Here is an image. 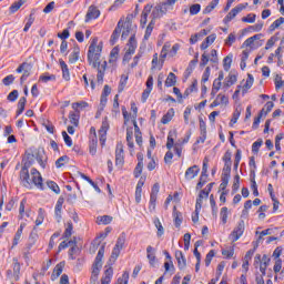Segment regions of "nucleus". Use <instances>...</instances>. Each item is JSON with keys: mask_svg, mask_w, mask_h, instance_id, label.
<instances>
[{"mask_svg": "<svg viewBox=\"0 0 284 284\" xmlns=\"http://www.w3.org/2000/svg\"><path fill=\"white\" fill-rule=\"evenodd\" d=\"M63 203H65V200L63 197H59L54 207V215L58 223H61V214L63 212Z\"/></svg>", "mask_w": 284, "mask_h": 284, "instance_id": "nucleus-14", "label": "nucleus"}, {"mask_svg": "<svg viewBox=\"0 0 284 284\" xmlns=\"http://www.w3.org/2000/svg\"><path fill=\"white\" fill-rule=\"evenodd\" d=\"M142 172H143V159H141L138 162V164H136V166L134 169V176H135V179H139L141 176Z\"/></svg>", "mask_w": 284, "mask_h": 284, "instance_id": "nucleus-45", "label": "nucleus"}, {"mask_svg": "<svg viewBox=\"0 0 284 284\" xmlns=\"http://www.w3.org/2000/svg\"><path fill=\"white\" fill-rule=\"evenodd\" d=\"M133 136V132L132 129H128L126 130V143L129 148H134V141L132 140Z\"/></svg>", "mask_w": 284, "mask_h": 284, "instance_id": "nucleus-53", "label": "nucleus"}, {"mask_svg": "<svg viewBox=\"0 0 284 284\" xmlns=\"http://www.w3.org/2000/svg\"><path fill=\"white\" fill-rule=\"evenodd\" d=\"M26 103H28V99H26V97L19 99L17 116L23 114V110H26Z\"/></svg>", "mask_w": 284, "mask_h": 284, "instance_id": "nucleus-31", "label": "nucleus"}, {"mask_svg": "<svg viewBox=\"0 0 284 284\" xmlns=\"http://www.w3.org/2000/svg\"><path fill=\"white\" fill-rule=\"evenodd\" d=\"M44 220H45V211H43V209H39L38 217L36 220V226L39 227V225H42Z\"/></svg>", "mask_w": 284, "mask_h": 284, "instance_id": "nucleus-39", "label": "nucleus"}, {"mask_svg": "<svg viewBox=\"0 0 284 284\" xmlns=\"http://www.w3.org/2000/svg\"><path fill=\"white\" fill-rule=\"evenodd\" d=\"M243 10H245V6L244 4H237L235 8H233L224 18V23H230V21H232V19L236 18V14H239L240 12H243Z\"/></svg>", "mask_w": 284, "mask_h": 284, "instance_id": "nucleus-11", "label": "nucleus"}, {"mask_svg": "<svg viewBox=\"0 0 284 284\" xmlns=\"http://www.w3.org/2000/svg\"><path fill=\"white\" fill-rule=\"evenodd\" d=\"M121 30H123V20H120L111 36L110 43L114 45L119 41V37H121Z\"/></svg>", "mask_w": 284, "mask_h": 284, "instance_id": "nucleus-13", "label": "nucleus"}, {"mask_svg": "<svg viewBox=\"0 0 284 284\" xmlns=\"http://www.w3.org/2000/svg\"><path fill=\"white\" fill-rule=\"evenodd\" d=\"M16 72H18V74H21L22 72V75L20 78V83L23 84L26 83V81H28V77H30V72H32V65L28 62H23L17 68Z\"/></svg>", "mask_w": 284, "mask_h": 284, "instance_id": "nucleus-5", "label": "nucleus"}, {"mask_svg": "<svg viewBox=\"0 0 284 284\" xmlns=\"http://www.w3.org/2000/svg\"><path fill=\"white\" fill-rule=\"evenodd\" d=\"M173 216H174L175 227H181V224L183 223V214H181V212H174Z\"/></svg>", "mask_w": 284, "mask_h": 284, "instance_id": "nucleus-49", "label": "nucleus"}, {"mask_svg": "<svg viewBox=\"0 0 284 284\" xmlns=\"http://www.w3.org/2000/svg\"><path fill=\"white\" fill-rule=\"evenodd\" d=\"M100 272H101V268L92 266L90 284H97L98 283Z\"/></svg>", "mask_w": 284, "mask_h": 284, "instance_id": "nucleus-30", "label": "nucleus"}, {"mask_svg": "<svg viewBox=\"0 0 284 284\" xmlns=\"http://www.w3.org/2000/svg\"><path fill=\"white\" fill-rule=\"evenodd\" d=\"M165 273L174 274V263L172 261H166L164 263Z\"/></svg>", "mask_w": 284, "mask_h": 284, "instance_id": "nucleus-56", "label": "nucleus"}, {"mask_svg": "<svg viewBox=\"0 0 284 284\" xmlns=\"http://www.w3.org/2000/svg\"><path fill=\"white\" fill-rule=\"evenodd\" d=\"M146 258L149 260L151 267H156V250L151 245L146 247Z\"/></svg>", "mask_w": 284, "mask_h": 284, "instance_id": "nucleus-15", "label": "nucleus"}, {"mask_svg": "<svg viewBox=\"0 0 284 284\" xmlns=\"http://www.w3.org/2000/svg\"><path fill=\"white\" fill-rule=\"evenodd\" d=\"M23 227H26V224H21L18 229L13 237L12 247H17V245H19V241H21V234H23Z\"/></svg>", "mask_w": 284, "mask_h": 284, "instance_id": "nucleus-25", "label": "nucleus"}, {"mask_svg": "<svg viewBox=\"0 0 284 284\" xmlns=\"http://www.w3.org/2000/svg\"><path fill=\"white\" fill-rule=\"evenodd\" d=\"M110 129V123H108V118H105L102 121V125L101 129L99 130V141H100V145L103 148V145H105V141L108 139V130Z\"/></svg>", "mask_w": 284, "mask_h": 284, "instance_id": "nucleus-9", "label": "nucleus"}, {"mask_svg": "<svg viewBox=\"0 0 284 284\" xmlns=\"http://www.w3.org/2000/svg\"><path fill=\"white\" fill-rule=\"evenodd\" d=\"M99 17H101V11L97 7L90 6L85 16V23H89L92 19H99Z\"/></svg>", "mask_w": 284, "mask_h": 284, "instance_id": "nucleus-12", "label": "nucleus"}, {"mask_svg": "<svg viewBox=\"0 0 284 284\" xmlns=\"http://www.w3.org/2000/svg\"><path fill=\"white\" fill-rule=\"evenodd\" d=\"M155 23L156 22L154 20H151V22L148 24L145 34H144V41H148V39H150V37H152V30H154Z\"/></svg>", "mask_w": 284, "mask_h": 284, "instance_id": "nucleus-36", "label": "nucleus"}, {"mask_svg": "<svg viewBox=\"0 0 284 284\" xmlns=\"http://www.w3.org/2000/svg\"><path fill=\"white\" fill-rule=\"evenodd\" d=\"M34 161L32 160V155H28L26 160L22 161V168L20 170V183L23 187H30V168H32Z\"/></svg>", "mask_w": 284, "mask_h": 284, "instance_id": "nucleus-2", "label": "nucleus"}, {"mask_svg": "<svg viewBox=\"0 0 284 284\" xmlns=\"http://www.w3.org/2000/svg\"><path fill=\"white\" fill-rule=\"evenodd\" d=\"M88 106H89V104L85 101L72 103V110H74V112H78L80 114H81V110H85V108H88Z\"/></svg>", "mask_w": 284, "mask_h": 284, "instance_id": "nucleus-27", "label": "nucleus"}, {"mask_svg": "<svg viewBox=\"0 0 284 284\" xmlns=\"http://www.w3.org/2000/svg\"><path fill=\"white\" fill-rule=\"evenodd\" d=\"M99 145V139L97 138L95 134L90 136L89 141V152L92 156L97 154V146Z\"/></svg>", "mask_w": 284, "mask_h": 284, "instance_id": "nucleus-20", "label": "nucleus"}, {"mask_svg": "<svg viewBox=\"0 0 284 284\" xmlns=\"http://www.w3.org/2000/svg\"><path fill=\"white\" fill-rule=\"evenodd\" d=\"M47 186L49 187V190H52L54 194H61V189L59 187V184H57V182L47 181Z\"/></svg>", "mask_w": 284, "mask_h": 284, "instance_id": "nucleus-38", "label": "nucleus"}, {"mask_svg": "<svg viewBox=\"0 0 284 284\" xmlns=\"http://www.w3.org/2000/svg\"><path fill=\"white\" fill-rule=\"evenodd\" d=\"M115 247L123 250V247H125V233H122L115 243Z\"/></svg>", "mask_w": 284, "mask_h": 284, "instance_id": "nucleus-48", "label": "nucleus"}, {"mask_svg": "<svg viewBox=\"0 0 284 284\" xmlns=\"http://www.w3.org/2000/svg\"><path fill=\"white\" fill-rule=\"evenodd\" d=\"M128 281H130V273L124 272L122 277L118 280V284H128Z\"/></svg>", "mask_w": 284, "mask_h": 284, "instance_id": "nucleus-64", "label": "nucleus"}, {"mask_svg": "<svg viewBox=\"0 0 284 284\" xmlns=\"http://www.w3.org/2000/svg\"><path fill=\"white\" fill-rule=\"evenodd\" d=\"M23 3H26V0H18L13 2L9 8L11 14H14V12H17L21 8V6H23Z\"/></svg>", "mask_w": 284, "mask_h": 284, "instance_id": "nucleus-37", "label": "nucleus"}, {"mask_svg": "<svg viewBox=\"0 0 284 284\" xmlns=\"http://www.w3.org/2000/svg\"><path fill=\"white\" fill-rule=\"evenodd\" d=\"M72 230H73L72 222H68L67 229L63 233V237L64 239H70V236H72Z\"/></svg>", "mask_w": 284, "mask_h": 284, "instance_id": "nucleus-58", "label": "nucleus"}, {"mask_svg": "<svg viewBox=\"0 0 284 284\" xmlns=\"http://www.w3.org/2000/svg\"><path fill=\"white\" fill-rule=\"evenodd\" d=\"M81 52V49L79 47H75L71 54L69 55V63H77L79 61V54Z\"/></svg>", "mask_w": 284, "mask_h": 284, "instance_id": "nucleus-29", "label": "nucleus"}, {"mask_svg": "<svg viewBox=\"0 0 284 284\" xmlns=\"http://www.w3.org/2000/svg\"><path fill=\"white\" fill-rule=\"evenodd\" d=\"M227 183H230V176L222 175V182L220 184V190H222V192H225Z\"/></svg>", "mask_w": 284, "mask_h": 284, "instance_id": "nucleus-59", "label": "nucleus"}, {"mask_svg": "<svg viewBox=\"0 0 284 284\" xmlns=\"http://www.w3.org/2000/svg\"><path fill=\"white\" fill-rule=\"evenodd\" d=\"M173 85H176V74H174L173 72H170L165 80V87L173 88Z\"/></svg>", "mask_w": 284, "mask_h": 284, "instance_id": "nucleus-32", "label": "nucleus"}, {"mask_svg": "<svg viewBox=\"0 0 284 284\" xmlns=\"http://www.w3.org/2000/svg\"><path fill=\"white\" fill-rule=\"evenodd\" d=\"M236 81H237L236 74L230 73L229 77L225 78L223 85H224V88H232V85H234V83H236Z\"/></svg>", "mask_w": 284, "mask_h": 284, "instance_id": "nucleus-28", "label": "nucleus"}, {"mask_svg": "<svg viewBox=\"0 0 284 284\" xmlns=\"http://www.w3.org/2000/svg\"><path fill=\"white\" fill-rule=\"evenodd\" d=\"M168 52H170V43H165L161 50L160 59H161L162 63L165 61V59L168 57Z\"/></svg>", "mask_w": 284, "mask_h": 284, "instance_id": "nucleus-47", "label": "nucleus"}, {"mask_svg": "<svg viewBox=\"0 0 284 284\" xmlns=\"http://www.w3.org/2000/svg\"><path fill=\"white\" fill-rule=\"evenodd\" d=\"M176 136V130H172L168 134V141H166V148L169 150H172L174 148L175 154L181 158V154L183 152V144L181 143V140H179L176 143H174V139Z\"/></svg>", "mask_w": 284, "mask_h": 284, "instance_id": "nucleus-4", "label": "nucleus"}, {"mask_svg": "<svg viewBox=\"0 0 284 284\" xmlns=\"http://www.w3.org/2000/svg\"><path fill=\"white\" fill-rule=\"evenodd\" d=\"M275 90H281V88H284V81L281 75L275 77Z\"/></svg>", "mask_w": 284, "mask_h": 284, "instance_id": "nucleus-62", "label": "nucleus"}, {"mask_svg": "<svg viewBox=\"0 0 284 284\" xmlns=\"http://www.w3.org/2000/svg\"><path fill=\"white\" fill-rule=\"evenodd\" d=\"M283 23H284V18L281 17V18H278L277 20H275V21L270 26L268 30H270L271 32H274V30H276V28H281V26H283Z\"/></svg>", "mask_w": 284, "mask_h": 284, "instance_id": "nucleus-44", "label": "nucleus"}, {"mask_svg": "<svg viewBox=\"0 0 284 284\" xmlns=\"http://www.w3.org/2000/svg\"><path fill=\"white\" fill-rule=\"evenodd\" d=\"M113 275L114 271L112 270V266H105L104 276L101 278V284H110Z\"/></svg>", "mask_w": 284, "mask_h": 284, "instance_id": "nucleus-21", "label": "nucleus"}, {"mask_svg": "<svg viewBox=\"0 0 284 284\" xmlns=\"http://www.w3.org/2000/svg\"><path fill=\"white\" fill-rule=\"evenodd\" d=\"M235 42H236V34L230 33L225 40V45H229V48H231V45L234 44Z\"/></svg>", "mask_w": 284, "mask_h": 284, "instance_id": "nucleus-61", "label": "nucleus"}, {"mask_svg": "<svg viewBox=\"0 0 284 284\" xmlns=\"http://www.w3.org/2000/svg\"><path fill=\"white\" fill-rule=\"evenodd\" d=\"M59 63L62 70V78L64 81H70V69H68V64L62 59L59 60Z\"/></svg>", "mask_w": 284, "mask_h": 284, "instance_id": "nucleus-22", "label": "nucleus"}, {"mask_svg": "<svg viewBox=\"0 0 284 284\" xmlns=\"http://www.w3.org/2000/svg\"><path fill=\"white\" fill-rule=\"evenodd\" d=\"M129 49L124 54V59H130L134 52H136V36H131L128 42Z\"/></svg>", "mask_w": 284, "mask_h": 284, "instance_id": "nucleus-10", "label": "nucleus"}, {"mask_svg": "<svg viewBox=\"0 0 284 284\" xmlns=\"http://www.w3.org/2000/svg\"><path fill=\"white\" fill-rule=\"evenodd\" d=\"M168 12H170V10L162 2L158 3L153 8L151 13L152 21H156V19H161L162 17H165Z\"/></svg>", "mask_w": 284, "mask_h": 284, "instance_id": "nucleus-7", "label": "nucleus"}, {"mask_svg": "<svg viewBox=\"0 0 284 284\" xmlns=\"http://www.w3.org/2000/svg\"><path fill=\"white\" fill-rule=\"evenodd\" d=\"M252 85H254V75L248 73L247 79H246L244 85L242 87V94L243 95L247 94V90H250V88H252Z\"/></svg>", "mask_w": 284, "mask_h": 284, "instance_id": "nucleus-23", "label": "nucleus"}, {"mask_svg": "<svg viewBox=\"0 0 284 284\" xmlns=\"http://www.w3.org/2000/svg\"><path fill=\"white\" fill-rule=\"evenodd\" d=\"M200 172H201V169L199 168V165H193L185 171L184 176L186 181H192V179H196V176H199Z\"/></svg>", "mask_w": 284, "mask_h": 284, "instance_id": "nucleus-16", "label": "nucleus"}, {"mask_svg": "<svg viewBox=\"0 0 284 284\" xmlns=\"http://www.w3.org/2000/svg\"><path fill=\"white\" fill-rule=\"evenodd\" d=\"M168 52H170V43H165L161 50L160 59H161L162 63L165 61V59L168 57Z\"/></svg>", "mask_w": 284, "mask_h": 284, "instance_id": "nucleus-46", "label": "nucleus"}, {"mask_svg": "<svg viewBox=\"0 0 284 284\" xmlns=\"http://www.w3.org/2000/svg\"><path fill=\"white\" fill-rule=\"evenodd\" d=\"M68 161H70V158H68V155H63L55 161V166L63 168V165H65V163H68Z\"/></svg>", "mask_w": 284, "mask_h": 284, "instance_id": "nucleus-54", "label": "nucleus"}, {"mask_svg": "<svg viewBox=\"0 0 284 284\" xmlns=\"http://www.w3.org/2000/svg\"><path fill=\"white\" fill-rule=\"evenodd\" d=\"M101 52H103V43H99V38H93L88 51V61L92 68L98 69V83H103L108 62L103 61L101 64Z\"/></svg>", "mask_w": 284, "mask_h": 284, "instance_id": "nucleus-1", "label": "nucleus"}, {"mask_svg": "<svg viewBox=\"0 0 284 284\" xmlns=\"http://www.w3.org/2000/svg\"><path fill=\"white\" fill-rule=\"evenodd\" d=\"M222 256L226 258H232L234 256V245L230 246L229 248L222 250Z\"/></svg>", "mask_w": 284, "mask_h": 284, "instance_id": "nucleus-52", "label": "nucleus"}, {"mask_svg": "<svg viewBox=\"0 0 284 284\" xmlns=\"http://www.w3.org/2000/svg\"><path fill=\"white\" fill-rule=\"evenodd\" d=\"M29 181L31 183L30 187L27 190H32V187H37L38 190H45V185H43V178L41 176V172L37 169H31L29 173Z\"/></svg>", "mask_w": 284, "mask_h": 284, "instance_id": "nucleus-3", "label": "nucleus"}, {"mask_svg": "<svg viewBox=\"0 0 284 284\" xmlns=\"http://www.w3.org/2000/svg\"><path fill=\"white\" fill-rule=\"evenodd\" d=\"M113 221V217L110 215H103V216H98V225H110V222Z\"/></svg>", "mask_w": 284, "mask_h": 284, "instance_id": "nucleus-33", "label": "nucleus"}, {"mask_svg": "<svg viewBox=\"0 0 284 284\" xmlns=\"http://www.w3.org/2000/svg\"><path fill=\"white\" fill-rule=\"evenodd\" d=\"M81 116V113L74 111L69 113V120L74 128H79V118Z\"/></svg>", "mask_w": 284, "mask_h": 284, "instance_id": "nucleus-24", "label": "nucleus"}, {"mask_svg": "<svg viewBox=\"0 0 284 284\" xmlns=\"http://www.w3.org/2000/svg\"><path fill=\"white\" fill-rule=\"evenodd\" d=\"M242 21L244 23H254L256 21V14L254 13H248L246 17L242 18Z\"/></svg>", "mask_w": 284, "mask_h": 284, "instance_id": "nucleus-57", "label": "nucleus"}, {"mask_svg": "<svg viewBox=\"0 0 284 284\" xmlns=\"http://www.w3.org/2000/svg\"><path fill=\"white\" fill-rule=\"evenodd\" d=\"M113 114H120L121 110L119 109V94H116L113 99V109H112Z\"/></svg>", "mask_w": 284, "mask_h": 284, "instance_id": "nucleus-55", "label": "nucleus"}, {"mask_svg": "<svg viewBox=\"0 0 284 284\" xmlns=\"http://www.w3.org/2000/svg\"><path fill=\"white\" fill-rule=\"evenodd\" d=\"M40 81L43 83H48V81H57V75L44 73L43 75H40Z\"/></svg>", "mask_w": 284, "mask_h": 284, "instance_id": "nucleus-50", "label": "nucleus"}, {"mask_svg": "<svg viewBox=\"0 0 284 284\" xmlns=\"http://www.w3.org/2000/svg\"><path fill=\"white\" fill-rule=\"evenodd\" d=\"M201 12V4L195 3L190 7V14H199Z\"/></svg>", "mask_w": 284, "mask_h": 284, "instance_id": "nucleus-63", "label": "nucleus"}, {"mask_svg": "<svg viewBox=\"0 0 284 284\" xmlns=\"http://www.w3.org/2000/svg\"><path fill=\"white\" fill-rule=\"evenodd\" d=\"M219 6V0H212L209 6L205 7V9L203 10V14H210V12H212V10H214V8H216Z\"/></svg>", "mask_w": 284, "mask_h": 284, "instance_id": "nucleus-41", "label": "nucleus"}, {"mask_svg": "<svg viewBox=\"0 0 284 284\" xmlns=\"http://www.w3.org/2000/svg\"><path fill=\"white\" fill-rule=\"evenodd\" d=\"M153 223L158 230L156 232L158 236H162L163 234H165V230L163 229V224H161V220H159V217H155Z\"/></svg>", "mask_w": 284, "mask_h": 284, "instance_id": "nucleus-35", "label": "nucleus"}, {"mask_svg": "<svg viewBox=\"0 0 284 284\" xmlns=\"http://www.w3.org/2000/svg\"><path fill=\"white\" fill-rule=\"evenodd\" d=\"M196 85H199V81L194 80V81L192 82V85L189 87V88L184 91V94H183L184 99H186V97L191 95L192 92H195V91H196Z\"/></svg>", "mask_w": 284, "mask_h": 284, "instance_id": "nucleus-42", "label": "nucleus"}, {"mask_svg": "<svg viewBox=\"0 0 284 284\" xmlns=\"http://www.w3.org/2000/svg\"><path fill=\"white\" fill-rule=\"evenodd\" d=\"M175 258L178 261L179 270H185V266L187 265V260H185V255H183L182 251H175Z\"/></svg>", "mask_w": 284, "mask_h": 284, "instance_id": "nucleus-19", "label": "nucleus"}, {"mask_svg": "<svg viewBox=\"0 0 284 284\" xmlns=\"http://www.w3.org/2000/svg\"><path fill=\"white\" fill-rule=\"evenodd\" d=\"M103 254H105V246L100 247L92 267H98V270L103 267Z\"/></svg>", "mask_w": 284, "mask_h": 284, "instance_id": "nucleus-18", "label": "nucleus"}, {"mask_svg": "<svg viewBox=\"0 0 284 284\" xmlns=\"http://www.w3.org/2000/svg\"><path fill=\"white\" fill-rule=\"evenodd\" d=\"M172 119H174V109H169L166 114L162 116L161 123H163V125H168Z\"/></svg>", "mask_w": 284, "mask_h": 284, "instance_id": "nucleus-26", "label": "nucleus"}, {"mask_svg": "<svg viewBox=\"0 0 284 284\" xmlns=\"http://www.w3.org/2000/svg\"><path fill=\"white\" fill-rule=\"evenodd\" d=\"M125 163V155L123 153V143H118L115 148V165L116 168L121 169L123 168V164Z\"/></svg>", "mask_w": 284, "mask_h": 284, "instance_id": "nucleus-8", "label": "nucleus"}, {"mask_svg": "<svg viewBox=\"0 0 284 284\" xmlns=\"http://www.w3.org/2000/svg\"><path fill=\"white\" fill-rule=\"evenodd\" d=\"M65 267V263L64 262H60L59 264L55 265L52 276H55L57 278H59L60 274H63V268Z\"/></svg>", "mask_w": 284, "mask_h": 284, "instance_id": "nucleus-34", "label": "nucleus"}, {"mask_svg": "<svg viewBox=\"0 0 284 284\" xmlns=\"http://www.w3.org/2000/svg\"><path fill=\"white\" fill-rule=\"evenodd\" d=\"M116 59H119V48L115 47L110 52L109 63H116Z\"/></svg>", "mask_w": 284, "mask_h": 284, "instance_id": "nucleus-43", "label": "nucleus"}, {"mask_svg": "<svg viewBox=\"0 0 284 284\" xmlns=\"http://www.w3.org/2000/svg\"><path fill=\"white\" fill-rule=\"evenodd\" d=\"M152 12V4H146L142 11L140 24L141 28H145L148 23V16Z\"/></svg>", "mask_w": 284, "mask_h": 284, "instance_id": "nucleus-17", "label": "nucleus"}, {"mask_svg": "<svg viewBox=\"0 0 284 284\" xmlns=\"http://www.w3.org/2000/svg\"><path fill=\"white\" fill-rule=\"evenodd\" d=\"M263 21H258L256 24L248 27V32H261L263 30Z\"/></svg>", "mask_w": 284, "mask_h": 284, "instance_id": "nucleus-51", "label": "nucleus"}, {"mask_svg": "<svg viewBox=\"0 0 284 284\" xmlns=\"http://www.w3.org/2000/svg\"><path fill=\"white\" fill-rule=\"evenodd\" d=\"M220 216H221V221H222L223 225H225V223H227V207L226 206L221 209Z\"/></svg>", "mask_w": 284, "mask_h": 284, "instance_id": "nucleus-60", "label": "nucleus"}, {"mask_svg": "<svg viewBox=\"0 0 284 284\" xmlns=\"http://www.w3.org/2000/svg\"><path fill=\"white\" fill-rule=\"evenodd\" d=\"M232 54H229L223 59V68L225 72H230V68H232Z\"/></svg>", "mask_w": 284, "mask_h": 284, "instance_id": "nucleus-40", "label": "nucleus"}, {"mask_svg": "<svg viewBox=\"0 0 284 284\" xmlns=\"http://www.w3.org/2000/svg\"><path fill=\"white\" fill-rule=\"evenodd\" d=\"M245 232V221H240L236 225V227L232 231L229 239L232 240V243H236L239 239L243 236V233Z\"/></svg>", "mask_w": 284, "mask_h": 284, "instance_id": "nucleus-6", "label": "nucleus"}]
</instances>
